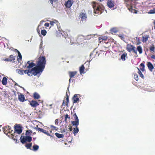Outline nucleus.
<instances>
[{
    "instance_id": "obj_1",
    "label": "nucleus",
    "mask_w": 155,
    "mask_h": 155,
    "mask_svg": "<svg viewBox=\"0 0 155 155\" xmlns=\"http://www.w3.org/2000/svg\"><path fill=\"white\" fill-rule=\"evenodd\" d=\"M46 63V58L41 54L37 59L36 66L30 70L28 69L23 71V72L27 74L28 76H34L41 73L45 69Z\"/></svg>"
},
{
    "instance_id": "obj_2",
    "label": "nucleus",
    "mask_w": 155,
    "mask_h": 155,
    "mask_svg": "<svg viewBox=\"0 0 155 155\" xmlns=\"http://www.w3.org/2000/svg\"><path fill=\"white\" fill-rule=\"evenodd\" d=\"M93 7L94 9V12L95 14H101L103 11V9L98 3L94 2Z\"/></svg>"
},
{
    "instance_id": "obj_3",
    "label": "nucleus",
    "mask_w": 155,
    "mask_h": 155,
    "mask_svg": "<svg viewBox=\"0 0 155 155\" xmlns=\"http://www.w3.org/2000/svg\"><path fill=\"white\" fill-rule=\"evenodd\" d=\"M106 53L105 51L103 50H100L99 51H96L94 50L90 54V56L92 58L99 56L100 57L105 55Z\"/></svg>"
},
{
    "instance_id": "obj_4",
    "label": "nucleus",
    "mask_w": 155,
    "mask_h": 155,
    "mask_svg": "<svg viewBox=\"0 0 155 155\" xmlns=\"http://www.w3.org/2000/svg\"><path fill=\"white\" fill-rule=\"evenodd\" d=\"M126 49L129 52L133 51V52L135 54H137V51L136 50V48L134 46L131 44H128L127 45Z\"/></svg>"
},
{
    "instance_id": "obj_5",
    "label": "nucleus",
    "mask_w": 155,
    "mask_h": 155,
    "mask_svg": "<svg viewBox=\"0 0 155 155\" xmlns=\"http://www.w3.org/2000/svg\"><path fill=\"white\" fill-rule=\"evenodd\" d=\"M32 139L31 137L28 135H26V136L23 137V138H22V136H21L20 139V141L22 144L24 143L26 141L30 142L32 141Z\"/></svg>"
},
{
    "instance_id": "obj_6",
    "label": "nucleus",
    "mask_w": 155,
    "mask_h": 155,
    "mask_svg": "<svg viewBox=\"0 0 155 155\" xmlns=\"http://www.w3.org/2000/svg\"><path fill=\"white\" fill-rule=\"evenodd\" d=\"M14 128V134H15L16 133H18V134H20L21 133L22 131V127L21 126L19 125H17L16 126H15Z\"/></svg>"
},
{
    "instance_id": "obj_7",
    "label": "nucleus",
    "mask_w": 155,
    "mask_h": 155,
    "mask_svg": "<svg viewBox=\"0 0 155 155\" xmlns=\"http://www.w3.org/2000/svg\"><path fill=\"white\" fill-rule=\"evenodd\" d=\"M37 61V60L36 61V62ZM37 65V64H35L33 63V62H31V61H28L27 63L26 64L25 67H27V68L29 69H30V68H32L34 66H36Z\"/></svg>"
},
{
    "instance_id": "obj_8",
    "label": "nucleus",
    "mask_w": 155,
    "mask_h": 155,
    "mask_svg": "<svg viewBox=\"0 0 155 155\" xmlns=\"http://www.w3.org/2000/svg\"><path fill=\"white\" fill-rule=\"evenodd\" d=\"M79 17L81 18V20L85 21L87 18V15L85 11H83L80 13Z\"/></svg>"
},
{
    "instance_id": "obj_9",
    "label": "nucleus",
    "mask_w": 155,
    "mask_h": 155,
    "mask_svg": "<svg viewBox=\"0 0 155 155\" xmlns=\"http://www.w3.org/2000/svg\"><path fill=\"white\" fill-rule=\"evenodd\" d=\"M11 127L9 126H7L3 128V131L5 134L7 135L8 133H11L13 131L12 130L10 131Z\"/></svg>"
},
{
    "instance_id": "obj_10",
    "label": "nucleus",
    "mask_w": 155,
    "mask_h": 155,
    "mask_svg": "<svg viewBox=\"0 0 155 155\" xmlns=\"http://www.w3.org/2000/svg\"><path fill=\"white\" fill-rule=\"evenodd\" d=\"M73 3V1L71 0H68L65 2L64 3V5L67 8H70L72 6Z\"/></svg>"
},
{
    "instance_id": "obj_11",
    "label": "nucleus",
    "mask_w": 155,
    "mask_h": 155,
    "mask_svg": "<svg viewBox=\"0 0 155 155\" xmlns=\"http://www.w3.org/2000/svg\"><path fill=\"white\" fill-rule=\"evenodd\" d=\"M80 95L75 94L74 95L72 98L73 102L74 103H77L79 101V97H80Z\"/></svg>"
},
{
    "instance_id": "obj_12",
    "label": "nucleus",
    "mask_w": 155,
    "mask_h": 155,
    "mask_svg": "<svg viewBox=\"0 0 155 155\" xmlns=\"http://www.w3.org/2000/svg\"><path fill=\"white\" fill-rule=\"evenodd\" d=\"M108 38L106 36H103L98 38L99 43H103L104 42L106 43L105 41L107 40Z\"/></svg>"
},
{
    "instance_id": "obj_13",
    "label": "nucleus",
    "mask_w": 155,
    "mask_h": 155,
    "mask_svg": "<svg viewBox=\"0 0 155 155\" xmlns=\"http://www.w3.org/2000/svg\"><path fill=\"white\" fill-rule=\"evenodd\" d=\"M35 128L37 130L45 134H46L48 136L49 135L50 136H51L49 134V132L48 131H47L46 130H45L42 128H41L39 127H36Z\"/></svg>"
},
{
    "instance_id": "obj_14",
    "label": "nucleus",
    "mask_w": 155,
    "mask_h": 155,
    "mask_svg": "<svg viewBox=\"0 0 155 155\" xmlns=\"http://www.w3.org/2000/svg\"><path fill=\"white\" fill-rule=\"evenodd\" d=\"M77 72L76 71H69L68 74H69V77L70 78L69 79V83L71 81V78L73 77L75 75L77 74Z\"/></svg>"
},
{
    "instance_id": "obj_15",
    "label": "nucleus",
    "mask_w": 155,
    "mask_h": 155,
    "mask_svg": "<svg viewBox=\"0 0 155 155\" xmlns=\"http://www.w3.org/2000/svg\"><path fill=\"white\" fill-rule=\"evenodd\" d=\"M107 5L108 7L112 8L114 6V2L111 0L107 1Z\"/></svg>"
},
{
    "instance_id": "obj_16",
    "label": "nucleus",
    "mask_w": 155,
    "mask_h": 155,
    "mask_svg": "<svg viewBox=\"0 0 155 155\" xmlns=\"http://www.w3.org/2000/svg\"><path fill=\"white\" fill-rule=\"evenodd\" d=\"M147 66L149 70L151 72H152L153 71V70L154 68V67L151 63L150 62H147Z\"/></svg>"
},
{
    "instance_id": "obj_17",
    "label": "nucleus",
    "mask_w": 155,
    "mask_h": 155,
    "mask_svg": "<svg viewBox=\"0 0 155 155\" xmlns=\"http://www.w3.org/2000/svg\"><path fill=\"white\" fill-rule=\"evenodd\" d=\"M30 104L31 106L34 107H35L39 105L38 102L35 101H32L30 103Z\"/></svg>"
},
{
    "instance_id": "obj_18",
    "label": "nucleus",
    "mask_w": 155,
    "mask_h": 155,
    "mask_svg": "<svg viewBox=\"0 0 155 155\" xmlns=\"http://www.w3.org/2000/svg\"><path fill=\"white\" fill-rule=\"evenodd\" d=\"M15 135V134H11V137H12V139L14 140L15 141H16V143H18L19 142V140H18L17 139L20 136V135L19 134L16 135L15 136V137H14V136Z\"/></svg>"
},
{
    "instance_id": "obj_19",
    "label": "nucleus",
    "mask_w": 155,
    "mask_h": 155,
    "mask_svg": "<svg viewBox=\"0 0 155 155\" xmlns=\"http://www.w3.org/2000/svg\"><path fill=\"white\" fill-rule=\"evenodd\" d=\"M54 24H55L57 26H58L59 25V23L58 21L56 20H54L53 21H50V24L51 26H53Z\"/></svg>"
},
{
    "instance_id": "obj_20",
    "label": "nucleus",
    "mask_w": 155,
    "mask_h": 155,
    "mask_svg": "<svg viewBox=\"0 0 155 155\" xmlns=\"http://www.w3.org/2000/svg\"><path fill=\"white\" fill-rule=\"evenodd\" d=\"M149 38V35H146L142 37V41L143 42H146Z\"/></svg>"
},
{
    "instance_id": "obj_21",
    "label": "nucleus",
    "mask_w": 155,
    "mask_h": 155,
    "mask_svg": "<svg viewBox=\"0 0 155 155\" xmlns=\"http://www.w3.org/2000/svg\"><path fill=\"white\" fill-rule=\"evenodd\" d=\"M66 96L67 97L66 99V102L65 103L64 101L62 104L63 105H64L65 104L66 105H68V103H69V95H68L67 92L66 93Z\"/></svg>"
},
{
    "instance_id": "obj_22",
    "label": "nucleus",
    "mask_w": 155,
    "mask_h": 155,
    "mask_svg": "<svg viewBox=\"0 0 155 155\" xmlns=\"http://www.w3.org/2000/svg\"><path fill=\"white\" fill-rule=\"evenodd\" d=\"M127 57V54L126 52H124L121 56V59L123 61H125L126 60V58Z\"/></svg>"
},
{
    "instance_id": "obj_23",
    "label": "nucleus",
    "mask_w": 155,
    "mask_h": 155,
    "mask_svg": "<svg viewBox=\"0 0 155 155\" xmlns=\"http://www.w3.org/2000/svg\"><path fill=\"white\" fill-rule=\"evenodd\" d=\"M18 99L20 101H24L25 99L24 95L23 94H20L18 96Z\"/></svg>"
},
{
    "instance_id": "obj_24",
    "label": "nucleus",
    "mask_w": 155,
    "mask_h": 155,
    "mask_svg": "<svg viewBox=\"0 0 155 155\" xmlns=\"http://www.w3.org/2000/svg\"><path fill=\"white\" fill-rule=\"evenodd\" d=\"M7 83V79L5 77H4L2 79V83L3 85H5Z\"/></svg>"
},
{
    "instance_id": "obj_25",
    "label": "nucleus",
    "mask_w": 155,
    "mask_h": 155,
    "mask_svg": "<svg viewBox=\"0 0 155 155\" xmlns=\"http://www.w3.org/2000/svg\"><path fill=\"white\" fill-rule=\"evenodd\" d=\"M39 148V147L38 145L35 144L33 146L32 149L31 150L34 151H36Z\"/></svg>"
},
{
    "instance_id": "obj_26",
    "label": "nucleus",
    "mask_w": 155,
    "mask_h": 155,
    "mask_svg": "<svg viewBox=\"0 0 155 155\" xmlns=\"http://www.w3.org/2000/svg\"><path fill=\"white\" fill-rule=\"evenodd\" d=\"M33 97L35 99H38L40 97V96L37 92H35L33 94Z\"/></svg>"
},
{
    "instance_id": "obj_27",
    "label": "nucleus",
    "mask_w": 155,
    "mask_h": 155,
    "mask_svg": "<svg viewBox=\"0 0 155 155\" xmlns=\"http://www.w3.org/2000/svg\"><path fill=\"white\" fill-rule=\"evenodd\" d=\"M126 4L129 5H131L132 4V2L133 0H124Z\"/></svg>"
},
{
    "instance_id": "obj_28",
    "label": "nucleus",
    "mask_w": 155,
    "mask_h": 155,
    "mask_svg": "<svg viewBox=\"0 0 155 155\" xmlns=\"http://www.w3.org/2000/svg\"><path fill=\"white\" fill-rule=\"evenodd\" d=\"M137 50L139 52L140 54H141L143 52V50L141 46H139L137 47Z\"/></svg>"
},
{
    "instance_id": "obj_29",
    "label": "nucleus",
    "mask_w": 155,
    "mask_h": 155,
    "mask_svg": "<svg viewBox=\"0 0 155 155\" xmlns=\"http://www.w3.org/2000/svg\"><path fill=\"white\" fill-rule=\"evenodd\" d=\"M84 67L83 65H82L80 68L79 71L80 74H81L84 73Z\"/></svg>"
},
{
    "instance_id": "obj_30",
    "label": "nucleus",
    "mask_w": 155,
    "mask_h": 155,
    "mask_svg": "<svg viewBox=\"0 0 155 155\" xmlns=\"http://www.w3.org/2000/svg\"><path fill=\"white\" fill-rule=\"evenodd\" d=\"M72 125L76 126V127L79 124V120H76L75 121H73L71 122Z\"/></svg>"
},
{
    "instance_id": "obj_31",
    "label": "nucleus",
    "mask_w": 155,
    "mask_h": 155,
    "mask_svg": "<svg viewBox=\"0 0 155 155\" xmlns=\"http://www.w3.org/2000/svg\"><path fill=\"white\" fill-rule=\"evenodd\" d=\"M55 134L56 137L59 138H63L64 137V135L63 134H61L58 133H56Z\"/></svg>"
},
{
    "instance_id": "obj_32",
    "label": "nucleus",
    "mask_w": 155,
    "mask_h": 155,
    "mask_svg": "<svg viewBox=\"0 0 155 155\" xmlns=\"http://www.w3.org/2000/svg\"><path fill=\"white\" fill-rule=\"evenodd\" d=\"M15 56H14L12 55H10L9 57V58L10 59V61H12L13 62H15Z\"/></svg>"
},
{
    "instance_id": "obj_33",
    "label": "nucleus",
    "mask_w": 155,
    "mask_h": 155,
    "mask_svg": "<svg viewBox=\"0 0 155 155\" xmlns=\"http://www.w3.org/2000/svg\"><path fill=\"white\" fill-rule=\"evenodd\" d=\"M32 143H26L25 145V147L28 149H30L31 150L32 149H31V147L32 146Z\"/></svg>"
},
{
    "instance_id": "obj_34",
    "label": "nucleus",
    "mask_w": 155,
    "mask_h": 155,
    "mask_svg": "<svg viewBox=\"0 0 155 155\" xmlns=\"http://www.w3.org/2000/svg\"><path fill=\"white\" fill-rule=\"evenodd\" d=\"M140 67H141L142 68H140V70L141 71H142L143 72L144 71L145 69H144V67L145 65L143 63H141L140 64Z\"/></svg>"
},
{
    "instance_id": "obj_35",
    "label": "nucleus",
    "mask_w": 155,
    "mask_h": 155,
    "mask_svg": "<svg viewBox=\"0 0 155 155\" xmlns=\"http://www.w3.org/2000/svg\"><path fill=\"white\" fill-rule=\"evenodd\" d=\"M137 69L138 70V73L140 75V77L142 78H144V77L143 75V74L140 69L137 68Z\"/></svg>"
},
{
    "instance_id": "obj_36",
    "label": "nucleus",
    "mask_w": 155,
    "mask_h": 155,
    "mask_svg": "<svg viewBox=\"0 0 155 155\" xmlns=\"http://www.w3.org/2000/svg\"><path fill=\"white\" fill-rule=\"evenodd\" d=\"M135 40L136 41V45H137L140 44L141 43V42L140 41V39L139 38L137 37L136 38Z\"/></svg>"
},
{
    "instance_id": "obj_37",
    "label": "nucleus",
    "mask_w": 155,
    "mask_h": 155,
    "mask_svg": "<svg viewBox=\"0 0 155 155\" xmlns=\"http://www.w3.org/2000/svg\"><path fill=\"white\" fill-rule=\"evenodd\" d=\"M155 47L154 45H153L152 46H150V50L151 52L154 53L155 52Z\"/></svg>"
},
{
    "instance_id": "obj_38",
    "label": "nucleus",
    "mask_w": 155,
    "mask_h": 155,
    "mask_svg": "<svg viewBox=\"0 0 155 155\" xmlns=\"http://www.w3.org/2000/svg\"><path fill=\"white\" fill-rule=\"evenodd\" d=\"M110 31L112 33H116L117 32L118 30L116 28H113L110 29Z\"/></svg>"
},
{
    "instance_id": "obj_39",
    "label": "nucleus",
    "mask_w": 155,
    "mask_h": 155,
    "mask_svg": "<svg viewBox=\"0 0 155 155\" xmlns=\"http://www.w3.org/2000/svg\"><path fill=\"white\" fill-rule=\"evenodd\" d=\"M32 133V131L29 130H27L26 131V133H25V135H26L28 136H29L31 135V134Z\"/></svg>"
},
{
    "instance_id": "obj_40",
    "label": "nucleus",
    "mask_w": 155,
    "mask_h": 155,
    "mask_svg": "<svg viewBox=\"0 0 155 155\" xmlns=\"http://www.w3.org/2000/svg\"><path fill=\"white\" fill-rule=\"evenodd\" d=\"M16 71L19 74L21 75H22L23 74V71L21 69H17L16 70Z\"/></svg>"
},
{
    "instance_id": "obj_41",
    "label": "nucleus",
    "mask_w": 155,
    "mask_h": 155,
    "mask_svg": "<svg viewBox=\"0 0 155 155\" xmlns=\"http://www.w3.org/2000/svg\"><path fill=\"white\" fill-rule=\"evenodd\" d=\"M134 79L136 81H138V75L137 74H134Z\"/></svg>"
},
{
    "instance_id": "obj_42",
    "label": "nucleus",
    "mask_w": 155,
    "mask_h": 155,
    "mask_svg": "<svg viewBox=\"0 0 155 155\" xmlns=\"http://www.w3.org/2000/svg\"><path fill=\"white\" fill-rule=\"evenodd\" d=\"M41 33L44 36H45L47 33V31L45 30H42L41 31Z\"/></svg>"
},
{
    "instance_id": "obj_43",
    "label": "nucleus",
    "mask_w": 155,
    "mask_h": 155,
    "mask_svg": "<svg viewBox=\"0 0 155 155\" xmlns=\"http://www.w3.org/2000/svg\"><path fill=\"white\" fill-rule=\"evenodd\" d=\"M50 128H51V129L52 130H57L58 129L57 128V127L53 125H51L50 126Z\"/></svg>"
},
{
    "instance_id": "obj_44",
    "label": "nucleus",
    "mask_w": 155,
    "mask_h": 155,
    "mask_svg": "<svg viewBox=\"0 0 155 155\" xmlns=\"http://www.w3.org/2000/svg\"><path fill=\"white\" fill-rule=\"evenodd\" d=\"M79 131V130L77 127H76V129L74 128V130L73 131V133L75 135Z\"/></svg>"
},
{
    "instance_id": "obj_45",
    "label": "nucleus",
    "mask_w": 155,
    "mask_h": 155,
    "mask_svg": "<svg viewBox=\"0 0 155 155\" xmlns=\"http://www.w3.org/2000/svg\"><path fill=\"white\" fill-rule=\"evenodd\" d=\"M73 116H74V118L75 119V120H79V119H78V117L77 116V115L76 114V113H75L73 115Z\"/></svg>"
},
{
    "instance_id": "obj_46",
    "label": "nucleus",
    "mask_w": 155,
    "mask_h": 155,
    "mask_svg": "<svg viewBox=\"0 0 155 155\" xmlns=\"http://www.w3.org/2000/svg\"><path fill=\"white\" fill-rule=\"evenodd\" d=\"M148 13L149 14L155 13V9L150 10Z\"/></svg>"
},
{
    "instance_id": "obj_47",
    "label": "nucleus",
    "mask_w": 155,
    "mask_h": 155,
    "mask_svg": "<svg viewBox=\"0 0 155 155\" xmlns=\"http://www.w3.org/2000/svg\"><path fill=\"white\" fill-rule=\"evenodd\" d=\"M119 37L122 40H124V37L123 35H119Z\"/></svg>"
},
{
    "instance_id": "obj_48",
    "label": "nucleus",
    "mask_w": 155,
    "mask_h": 155,
    "mask_svg": "<svg viewBox=\"0 0 155 155\" xmlns=\"http://www.w3.org/2000/svg\"><path fill=\"white\" fill-rule=\"evenodd\" d=\"M54 122L56 125H58L59 123L58 119H56L55 120Z\"/></svg>"
},
{
    "instance_id": "obj_49",
    "label": "nucleus",
    "mask_w": 155,
    "mask_h": 155,
    "mask_svg": "<svg viewBox=\"0 0 155 155\" xmlns=\"http://www.w3.org/2000/svg\"><path fill=\"white\" fill-rule=\"evenodd\" d=\"M68 130H67V129H63L62 130H61V133H64V132H66V133H68V132L67 131H68Z\"/></svg>"
},
{
    "instance_id": "obj_50",
    "label": "nucleus",
    "mask_w": 155,
    "mask_h": 155,
    "mask_svg": "<svg viewBox=\"0 0 155 155\" xmlns=\"http://www.w3.org/2000/svg\"><path fill=\"white\" fill-rule=\"evenodd\" d=\"M65 121L67 120V119L68 118L69 119H70V117H69L68 115L67 114H66L65 115Z\"/></svg>"
},
{
    "instance_id": "obj_51",
    "label": "nucleus",
    "mask_w": 155,
    "mask_h": 155,
    "mask_svg": "<svg viewBox=\"0 0 155 155\" xmlns=\"http://www.w3.org/2000/svg\"><path fill=\"white\" fill-rule=\"evenodd\" d=\"M18 57H19V58H18V61H19V59L21 60L22 59V56L21 54V55H18Z\"/></svg>"
},
{
    "instance_id": "obj_52",
    "label": "nucleus",
    "mask_w": 155,
    "mask_h": 155,
    "mask_svg": "<svg viewBox=\"0 0 155 155\" xmlns=\"http://www.w3.org/2000/svg\"><path fill=\"white\" fill-rule=\"evenodd\" d=\"M15 50L17 52L18 54V55H21V54L20 53V52L17 49H15Z\"/></svg>"
},
{
    "instance_id": "obj_53",
    "label": "nucleus",
    "mask_w": 155,
    "mask_h": 155,
    "mask_svg": "<svg viewBox=\"0 0 155 155\" xmlns=\"http://www.w3.org/2000/svg\"><path fill=\"white\" fill-rule=\"evenodd\" d=\"M15 50L17 52L18 54V55H21V54L20 53V52L17 49H15Z\"/></svg>"
},
{
    "instance_id": "obj_54",
    "label": "nucleus",
    "mask_w": 155,
    "mask_h": 155,
    "mask_svg": "<svg viewBox=\"0 0 155 155\" xmlns=\"http://www.w3.org/2000/svg\"><path fill=\"white\" fill-rule=\"evenodd\" d=\"M4 60L7 61H10V59H9V58H5V59H4Z\"/></svg>"
},
{
    "instance_id": "obj_55",
    "label": "nucleus",
    "mask_w": 155,
    "mask_h": 155,
    "mask_svg": "<svg viewBox=\"0 0 155 155\" xmlns=\"http://www.w3.org/2000/svg\"><path fill=\"white\" fill-rule=\"evenodd\" d=\"M44 22H45V21H42V20L41 21L40 23V24H39L38 26H40L41 25H42V24Z\"/></svg>"
},
{
    "instance_id": "obj_56",
    "label": "nucleus",
    "mask_w": 155,
    "mask_h": 155,
    "mask_svg": "<svg viewBox=\"0 0 155 155\" xmlns=\"http://www.w3.org/2000/svg\"><path fill=\"white\" fill-rule=\"evenodd\" d=\"M45 26L47 27H48L49 26V23H46L45 24Z\"/></svg>"
},
{
    "instance_id": "obj_57",
    "label": "nucleus",
    "mask_w": 155,
    "mask_h": 155,
    "mask_svg": "<svg viewBox=\"0 0 155 155\" xmlns=\"http://www.w3.org/2000/svg\"><path fill=\"white\" fill-rule=\"evenodd\" d=\"M151 58L155 60V55H152L151 56Z\"/></svg>"
},
{
    "instance_id": "obj_58",
    "label": "nucleus",
    "mask_w": 155,
    "mask_h": 155,
    "mask_svg": "<svg viewBox=\"0 0 155 155\" xmlns=\"http://www.w3.org/2000/svg\"><path fill=\"white\" fill-rule=\"evenodd\" d=\"M53 1H54V0H49V2L51 4L53 5Z\"/></svg>"
},
{
    "instance_id": "obj_59",
    "label": "nucleus",
    "mask_w": 155,
    "mask_h": 155,
    "mask_svg": "<svg viewBox=\"0 0 155 155\" xmlns=\"http://www.w3.org/2000/svg\"><path fill=\"white\" fill-rule=\"evenodd\" d=\"M39 26H38V27L37 28V31L39 33V32H40V30H39Z\"/></svg>"
},
{
    "instance_id": "obj_60",
    "label": "nucleus",
    "mask_w": 155,
    "mask_h": 155,
    "mask_svg": "<svg viewBox=\"0 0 155 155\" xmlns=\"http://www.w3.org/2000/svg\"><path fill=\"white\" fill-rule=\"evenodd\" d=\"M69 130L70 131H72V128L71 127L69 128Z\"/></svg>"
},
{
    "instance_id": "obj_61",
    "label": "nucleus",
    "mask_w": 155,
    "mask_h": 155,
    "mask_svg": "<svg viewBox=\"0 0 155 155\" xmlns=\"http://www.w3.org/2000/svg\"><path fill=\"white\" fill-rule=\"evenodd\" d=\"M104 0H98V1H99V2H101L104 1Z\"/></svg>"
},
{
    "instance_id": "obj_62",
    "label": "nucleus",
    "mask_w": 155,
    "mask_h": 155,
    "mask_svg": "<svg viewBox=\"0 0 155 155\" xmlns=\"http://www.w3.org/2000/svg\"><path fill=\"white\" fill-rule=\"evenodd\" d=\"M15 86H18V84L16 83H15Z\"/></svg>"
},
{
    "instance_id": "obj_63",
    "label": "nucleus",
    "mask_w": 155,
    "mask_h": 155,
    "mask_svg": "<svg viewBox=\"0 0 155 155\" xmlns=\"http://www.w3.org/2000/svg\"><path fill=\"white\" fill-rule=\"evenodd\" d=\"M81 36H79L78 37V39H79V38H81Z\"/></svg>"
},
{
    "instance_id": "obj_64",
    "label": "nucleus",
    "mask_w": 155,
    "mask_h": 155,
    "mask_svg": "<svg viewBox=\"0 0 155 155\" xmlns=\"http://www.w3.org/2000/svg\"><path fill=\"white\" fill-rule=\"evenodd\" d=\"M153 24L154 25H155V21H154V22H153Z\"/></svg>"
}]
</instances>
